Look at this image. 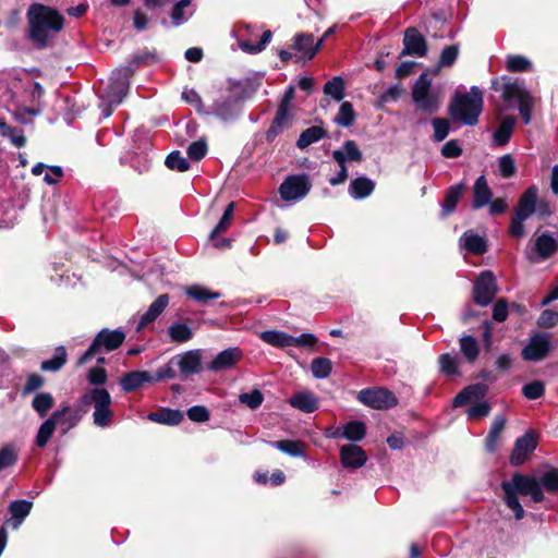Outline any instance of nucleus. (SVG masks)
I'll return each instance as SVG.
<instances>
[{
	"label": "nucleus",
	"instance_id": "obj_44",
	"mask_svg": "<svg viewBox=\"0 0 558 558\" xmlns=\"http://www.w3.org/2000/svg\"><path fill=\"white\" fill-rule=\"evenodd\" d=\"M66 356L65 348L60 345L56 349L51 359L41 362L40 367L45 372H57L65 364Z\"/></svg>",
	"mask_w": 558,
	"mask_h": 558
},
{
	"label": "nucleus",
	"instance_id": "obj_56",
	"mask_svg": "<svg viewBox=\"0 0 558 558\" xmlns=\"http://www.w3.org/2000/svg\"><path fill=\"white\" fill-rule=\"evenodd\" d=\"M165 163L170 170H175L179 172H184L190 168V162L182 156L179 150L170 153L166 158Z\"/></svg>",
	"mask_w": 558,
	"mask_h": 558
},
{
	"label": "nucleus",
	"instance_id": "obj_57",
	"mask_svg": "<svg viewBox=\"0 0 558 558\" xmlns=\"http://www.w3.org/2000/svg\"><path fill=\"white\" fill-rule=\"evenodd\" d=\"M507 69L510 72H527L532 70L531 61L520 54L508 56Z\"/></svg>",
	"mask_w": 558,
	"mask_h": 558
},
{
	"label": "nucleus",
	"instance_id": "obj_15",
	"mask_svg": "<svg viewBox=\"0 0 558 558\" xmlns=\"http://www.w3.org/2000/svg\"><path fill=\"white\" fill-rule=\"evenodd\" d=\"M242 356L243 354L240 348H228L219 352L214 357V360L208 364L207 369L214 373L229 369L233 367L242 359Z\"/></svg>",
	"mask_w": 558,
	"mask_h": 558
},
{
	"label": "nucleus",
	"instance_id": "obj_48",
	"mask_svg": "<svg viewBox=\"0 0 558 558\" xmlns=\"http://www.w3.org/2000/svg\"><path fill=\"white\" fill-rule=\"evenodd\" d=\"M439 369L447 376H454L459 374L458 356L450 353L441 354L438 359Z\"/></svg>",
	"mask_w": 558,
	"mask_h": 558
},
{
	"label": "nucleus",
	"instance_id": "obj_53",
	"mask_svg": "<svg viewBox=\"0 0 558 558\" xmlns=\"http://www.w3.org/2000/svg\"><path fill=\"white\" fill-rule=\"evenodd\" d=\"M271 32L270 31H266L263 33L258 43L256 44H252L250 40H240L239 41V46L240 48L245 51V52H248V53H258L260 51H263L267 44L270 41L271 39Z\"/></svg>",
	"mask_w": 558,
	"mask_h": 558
},
{
	"label": "nucleus",
	"instance_id": "obj_51",
	"mask_svg": "<svg viewBox=\"0 0 558 558\" xmlns=\"http://www.w3.org/2000/svg\"><path fill=\"white\" fill-rule=\"evenodd\" d=\"M355 120V112L352 104L345 101L342 102L339 111L335 118V122L341 126L348 128L353 124Z\"/></svg>",
	"mask_w": 558,
	"mask_h": 558
},
{
	"label": "nucleus",
	"instance_id": "obj_43",
	"mask_svg": "<svg viewBox=\"0 0 558 558\" xmlns=\"http://www.w3.org/2000/svg\"><path fill=\"white\" fill-rule=\"evenodd\" d=\"M343 438L350 441H360L366 435V426L361 421H351L342 426Z\"/></svg>",
	"mask_w": 558,
	"mask_h": 558
},
{
	"label": "nucleus",
	"instance_id": "obj_14",
	"mask_svg": "<svg viewBox=\"0 0 558 558\" xmlns=\"http://www.w3.org/2000/svg\"><path fill=\"white\" fill-rule=\"evenodd\" d=\"M403 46L404 48L401 51L400 57L413 56L422 58L426 56V40L414 27H410L404 32Z\"/></svg>",
	"mask_w": 558,
	"mask_h": 558
},
{
	"label": "nucleus",
	"instance_id": "obj_11",
	"mask_svg": "<svg viewBox=\"0 0 558 558\" xmlns=\"http://www.w3.org/2000/svg\"><path fill=\"white\" fill-rule=\"evenodd\" d=\"M203 352L199 349L189 350L171 359V364L179 368L181 378L186 379L202 372Z\"/></svg>",
	"mask_w": 558,
	"mask_h": 558
},
{
	"label": "nucleus",
	"instance_id": "obj_23",
	"mask_svg": "<svg viewBox=\"0 0 558 558\" xmlns=\"http://www.w3.org/2000/svg\"><path fill=\"white\" fill-rule=\"evenodd\" d=\"M332 158L339 166H345L347 161H362L363 155L354 141H345L340 149L332 151Z\"/></svg>",
	"mask_w": 558,
	"mask_h": 558
},
{
	"label": "nucleus",
	"instance_id": "obj_50",
	"mask_svg": "<svg viewBox=\"0 0 558 558\" xmlns=\"http://www.w3.org/2000/svg\"><path fill=\"white\" fill-rule=\"evenodd\" d=\"M311 371L315 378H326L332 371V363L327 357H315L311 363Z\"/></svg>",
	"mask_w": 558,
	"mask_h": 558
},
{
	"label": "nucleus",
	"instance_id": "obj_2",
	"mask_svg": "<svg viewBox=\"0 0 558 558\" xmlns=\"http://www.w3.org/2000/svg\"><path fill=\"white\" fill-rule=\"evenodd\" d=\"M501 488L505 495L504 500L507 507L513 511L517 520H521L525 513L519 501L518 494L531 496L535 502H541L544 499L541 484L535 477L517 473L510 481L502 482Z\"/></svg>",
	"mask_w": 558,
	"mask_h": 558
},
{
	"label": "nucleus",
	"instance_id": "obj_10",
	"mask_svg": "<svg viewBox=\"0 0 558 558\" xmlns=\"http://www.w3.org/2000/svg\"><path fill=\"white\" fill-rule=\"evenodd\" d=\"M553 350L551 338L547 332H536L522 349V359L530 362L543 361Z\"/></svg>",
	"mask_w": 558,
	"mask_h": 558
},
{
	"label": "nucleus",
	"instance_id": "obj_62",
	"mask_svg": "<svg viewBox=\"0 0 558 558\" xmlns=\"http://www.w3.org/2000/svg\"><path fill=\"white\" fill-rule=\"evenodd\" d=\"M537 326L539 328H554L558 325V312H555L553 310H544L536 322Z\"/></svg>",
	"mask_w": 558,
	"mask_h": 558
},
{
	"label": "nucleus",
	"instance_id": "obj_63",
	"mask_svg": "<svg viewBox=\"0 0 558 558\" xmlns=\"http://www.w3.org/2000/svg\"><path fill=\"white\" fill-rule=\"evenodd\" d=\"M241 403L246 404L250 409H257L264 400L263 393L258 389H254L248 393H241L239 396Z\"/></svg>",
	"mask_w": 558,
	"mask_h": 558
},
{
	"label": "nucleus",
	"instance_id": "obj_26",
	"mask_svg": "<svg viewBox=\"0 0 558 558\" xmlns=\"http://www.w3.org/2000/svg\"><path fill=\"white\" fill-rule=\"evenodd\" d=\"M290 126V116L289 109L286 106H279L276 117L267 130L266 138L267 141H274L283 130Z\"/></svg>",
	"mask_w": 558,
	"mask_h": 558
},
{
	"label": "nucleus",
	"instance_id": "obj_8",
	"mask_svg": "<svg viewBox=\"0 0 558 558\" xmlns=\"http://www.w3.org/2000/svg\"><path fill=\"white\" fill-rule=\"evenodd\" d=\"M357 400L376 410L391 409L398 404L395 393L383 387L362 389L357 393Z\"/></svg>",
	"mask_w": 558,
	"mask_h": 558
},
{
	"label": "nucleus",
	"instance_id": "obj_55",
	"mask_svg": "<svg viewBox=\"0 0 558 558\" xmlns=\"http://www.w3.org/2000/svg\"><path fill=\"white\" fill-rule=\"evenodd\" d=\"M56 427L57 426L53 425L52 421L45 420L38 428L35 438L36 446L39 448H44L50 440L51 436L53 435Z\"/></svg>",
	"mask_w": 558,
	"mask_h": 558
},
{
	"label": "nucleus",
	"instance_id": "obj_52",
	"mask_svg": "<svg viewBox=\"0 0 558 558\" xmlns=\"http://www.w3.org/2000/svg\"><path fill=\"white\" fill-rule=\"evenodd\" d=\"M324 93L335 100L340 101L344 97V82L341 76H335L324 86Z\"/></svg>",
	"mask_w": 558,
	"mask_h": 558
},
{
	"label": "nucleus",
	"instance_id": "obj_1",
	"mask_svg": "<svg viewBox=\"0 0 558 558\" xmlns=\"http://www.w3.org/2000/svg\"><path fill=\"white\" fill-rule=\"evenodd\" d=\"M27 20L29 38L38 48L46 47L49 38L63 28L64 22L58 11L43 4L31 5Z\"/></svg>",
	"mask_w": 558,
	"mask_h": 558
},
{
	"label": "nucleus",
	"instance_id": "obj_60",
	"mask_svg": "<svg viewBox=\"0 0 558 558\" xmlns=\"http://www.w3.org/2000/svg\"><path fill=\"white\" fill-rule=\"evenodd\" d=\"M113 418V411L111 405H107L104 409H98L93 413V422L98 427H107L111 424Z\"/></svg>",
	"mask_w": 558,
	"mask_h": 558
},
{
	"label": "nucleus",
	"instance_id": "obj_7",
	"mask_svg": "<svg viewBox=\"0 0 558 558\" xmlns=\"http://www.w3.org/2000/svg\"><path fill=\"white\" fill-rule=\"evenodd\" d=\"M133 75L132 69L125 66L114 70L110 76L106 94L102 96L109 105H119L126 96L130 87V78Z\"/></svg>",
	"mask_w": 558,
	"mask_h": 558
},
{
	"label": "nucleus",
	"instance_id": "obj_33",
	"mask_svg": "<svg viewBox=\"0 0 558 558\" xmlns=\"http://www.w3.org/2000/svg\"><path fill=\"white\" fill-rule=\"evenodd\" d=\"M375 189V182L366 177H359L351 181L349 193L355 199H362L369 196Z\"/></svg>",
	"mask_w": 558,
	"mask_h": 558
},
{
	"label": "nucleus",
	"instance_id": "obj_45",
	"mask_svg": "<svg viewBox=\"0 0 558 558\" xmlns=\"http://www.w3.org/2000/svg\"><path fill=\"white\" fill-rule=\"evenodd\" d=\"M19 460V450L15 445L8 444L0 449V472L9 469Z\"/></svg>",
	"mask_w": 558,
	"mask_h": 558
},
{
	"label": "nucleus",
	"instance_id": "obj_17",
	"mask_svg": "<svg viewBox=\"0 0 558 558\" xmlns=\"http://www.w3.org/2000/svg\"><path fill=\"white\" fill-rule=\"evenodd\" d=\"M149 383H154V374L148 371L125 373L120 380V385L125 392L134 391Z\"/></svg>",
	"mask_w": 558,
	"mask_h": 558
},
{
	"label": "nucleus",
	"instance_id": "obj_22",
	"mask_svg": "<svg viewBox=\"0 0 558 558\" xmlns=\"http://www.w3.org/2000/svg\"><path fill=\"white\" fill-rule=\"evenodd\" d=\"M169 304V295L161 294L159 295L148 307V310L141 316V319L137 324V330H142L148 324L155 322L161 313L166 310Z\"/></svg>",
	"mask_w": 558,
	"mask_h": 558
},
{
	"label": "nucleus",
	"instance_id": "obj_34",
	"mask_svg": "<svg viewBox=\"0 0 558 558\" xmlns=\"http://www.w3.org/2000/svg\"><path fill=\"white\" fill-rule=\"evenodd\" d=\"M192 5V0H179L172 8L170 17L173 26L178 27L186 23L193 15L194 10H187Z\"/></svg>",
	"mask_w": 558,
	"mask_h": 558
},
{
	"label": "nucleus",
	"instance_id": "obj_19",
	"mask_svg": "<svg viewBox=\"0 0 558 558\" xmlns=\"http://www.w3.org/2000/svg\"><path fill=\"white\" fill-rule=\"evenodd\" d=\"M323 45V39L314 44V37L311 34H298L294 37L293 48L301 54L300 59L311 60Z\"/></svg>",
	"mask_w": 558,
	"mask_h": 558
},
{
	"label": "nucleus",
	"instance_id": "obj_30",
	"mask_svg": "<svg viewBox=\"0 0 558 558\" xmlns=\"http://www.w3.org/2000/svg\"><path fill=\"white\" fill-rule=\"evenodd\" d=\"M290 404L305 413H312L318 409V400L314 393L302 391L290 398Z\"/></svg>",
	"mask_w": 558,
	"mask_h": 558
},
{
	"label": "nucleus",
	"instance_id": "obj_54",
	"mask_svg": "<svg viewBox=\"0 0 558 558\" xmlns=\"http://www.w3.org/2000/svg\"><path fill=\"white\" fill-rule=\"evenodd\" d=\"M56 427L57 426L53 425L52 421L45 420L38 428L35 438L36 446L39 448H44L50 440L51 436L53 435Z\"/></svg>",
	"mask_w": 558,
	"mask_h": 558
},
{
	"label": "nucleus",
	"instance_id": "obj_64",
	"mask_svg": "<svg viewBox=\"0 0 558 558\" xmlns=\"http://www.w3.org/2000/svg\"><path fill=\"white\" fill-rule=\"evenodd\" d=\"M432 125L434 128V138L436 142H441L448 136L450 129L447 120L435 118L432 120Z\"/></svg>",
	"mask_w": 558,
	"mask_h": 558
},
{
	"label": "nucleus",
	"instance_id": "obj_59",
	"mask_svg": "<svg viewBox=\"0 0 558 558\" xmlns=\"http://www.w3.org/2000/svg\"><path fill=\"white\" fill-rule=\"evenodd\" d=\"M538 483L541 484L542 489L545 488L549 493L558 492V469H550L545 472Z\"/></svg>",
	"mask_w": 558,
	"mask_h": 558
},
{
	"label": "nucleus",
	"instance_id": "obj_12",
	"mask_svg": "<svg viewBox=\"0 0 558 558\" xmlns=\"http://www.w3.org/2000/svg\"><path fill=\"white\" fill-rule=\"evenodd\" d=\"M496 292V280L493 272L488 270L481 272L473 289L475 303L481 306L488 305L493 301Z\"/></svg>",
	"mask_w": 558,
	"mask_h": 558
},
{
	"label": "nucleus",
	"instance_id": "obj_28",
	"mask_svg": "<svg viewBox=\"0 0 558 558\" xmlns=\"http://www.w3.org/2000/svg\"><path fill=\"white\" fill-rule=\"evenodd\" d=\"M537 187L530 186L520 197L515 214L529 218L536 209Z\"/></svg>",
	"mask_w": 558,
	"mask_h": 558
},
{
	"label": "nucleus",
	"instance_id": "obj_49",
	"mask_svg": "<svg viewBox=\"0 0 558 558\" xmlns=\"http://www.w3.org/2000/svg\"><path fill=\"white\" fill-rule=\"evenodd\" d=\"M506 425V418L504 416H496L493 421L490 430L486 438V447L489 451L495 450L496 442L498 440L499 435L504 430Z\"/></svg>",
	"mask_w": 558,
	"mask_h": 558
},
{
	"label": "nucleus",
	"instance_id": "obj_37",
	"mask_svg": "<svg viewBox=\"0 0 558 558\" xmlns=\"http://www.w3.org/2000/svg\"><path fill=\"white\" fill-rule=\"evenodd\" d=\"M326 136V131L318 125L311 126L306 130H304L296 142V146L300 149H305L310 145L318 142L323 137Z\"/></svg>",
	"mask_w": 558,
	"mask_h": 558
},
{
	"label": "nucleus",
	"instance_id": "obj_21",
	"mask_svg": "<svg viewBox=\"0 0 558 558\" xmlns=\"http://www.w3.org/2000/svg\"><path fill=\"white\" fill-rule=\"evenodd\" d=\"M488 391L486 384H473L462 389L453 399L456 408L463 407L469 402L483 399Z\"/></svg>",
	"mask_w": 558,
	"mask_h": 558
},
{
	"label": "nucleus",
	"instance_id": "obj_42",
	"mask_svg": "<svg viewBox=\"0 0 558 558\" xmlns=\"http://www.w3.org/2000/svg\"><path fill=\"white\" fill-rule=\"evenodd\" d=\"M260 339L274 347L287 348L291 347V336L283 331L267 330L260 333Z\"/></svg>",
	"mask_w": 558,
	"mask_h": 558
},
{
	"label": "nucleus",
	"instance_id": "obj_6",
	"mask_svg": "<svg viewBox=\"0 0 558 558\" xmlns=\"http://www.w3.org/2000/svg\"><path fill=\"white\" fill-rule=\"evenodd\" d=\"M124 333L120 330L102 329L95 337L86 352L78 359V364H85L101 351L118 349L124 341Z\"/></svg>",
	"mask_w": 558,
	"mask_h": 558
},
{
	"label": "nucleus",
	"instance_id": "obj_18",
	"mask_svg": "<svg viewBox=\"0 0 558 558\" xmlns=\"http://www.w3.org/2000/svg\"><path fill=\"white\" fill-rule=\"evenodd\" d=\"M536 448V440L531 434H525L518 438L514 445V449L510 457L512 465L522 464L526 457Z\"/></svg>",
	"mask_w": 558,
	"mask_h": 558
},
{
	"label": "nucleus",
	"instance_id": "obj_16",
	"mask_svg": "<svg viewBox=\"0 0 558 558\" xmlns=\"http://www.w3.org/2000/svg\"><path fill=\"white\" fill-rule=\"evenodd\" d=\"M340 460L347 469H359L366 463L367 456L360 446L351 444L341 447Z\"/></svg>",
	"mask_w": 558,
	"mask_h": 558
},
{
	"label": "nucleus",
	"instance_id": "obj_3",
	"mask_svg": "<svg viewBox=\"0 0 558 558\" xmlns=\"http://www.w3.org/2000/svg\"><path fill=\"white\" fill-rule=\"evenodd\" d=\"M483 106V92L477 86H472L469 93L454 95L448 111L452 120L473 126L478 122Z\"/></svg>",
	"mask_w": 558,
	"mask_h": 558
},
{
	"label": "nucleus",
	"instance_id": "obj_4",
	"mask_svg": "<svg viewBox=\"0 0 558 558\" xmlns=\"http://www.w3.org/2000/svg\"><path fill=\"white\" fill-rule=\"evenodd\" d=\"M502 98L506 101H517L520 116L525 124L532 120V109L535 98L524 87V84L518 80L509 81L502 86Z\"/></svg>",
	"mask_w": 558,
	"mask_h": 558
},
{
	"label": "nucleus",
	"instance_id": "obj_25",
	"mask_svg": "<svg viewBox=\"0 0 558 558\" xmlns=\"http://www.w3.org/2000/svg\"><path fill=\"white\" fill-rule=\"evenodd\" d=\"M473 194L472 206L474 209L482 208L490 203L493 194L484 175L476 179L473 186Z\"/></svg>",
	"mask_w": 558,
	"mask_h": 558
},
{
	"label": "nucleus",
	"instance_id": "obj_24",
	"mask_svg": "<svg viewBox=\"0 0 558 558\" xmlns=\"http://www.w3.org/2000/svg\"><path fill=\"white\" fill-rule=\"evenodd\" d=\"M233 209H234V203H230L227 208L225 209V213L222 217L220 218L218 225L215 227V229L210 233V240L214 241V245L216 247H229L230 246V240L228 239H221L217 240V235L220 233H223L228 230L230 227L232 217H233Z\"/></svg>",
	"mask_w": 558,
	"mask_h": 558
},
{
	"label": "nucleus",
	"instance_id": "obj_39",
	"mask_svg": "<svg viewBox=\"0 0 558 558\" xmlns=\"http://www.w3.org/2000/svg\"><path fill=\"white\" fill-rule=\"evenodd\" d=\"M462 246L474 254H483L487 250L486 241L484 238L474 234L471 231L464 232V234L461 238Z\"/></svg>",
	"mask_w": 558,
	"mask_h": 558
},
{
	"label": "nucleus",
	"instance_id": "obj_35",
	"mask_svg": "<svg viewBox=\"0 0 558 558\" xmlns=\"http://www.w3.org/2000/svg\"><path fill=\"white\" fill-rule=\"evenodd\" d=\"M159 57L156 50H148L144 48L132 56L125 65L126 69H132V73L142 64H154L159 61Z\"/></svg>",
	"mask_w": 558,
	"mask_h": 558
},
{
	"label": "nucleus",
	"instance_id": "obj_5",
	"mask_svg": "<svg viewBox=\"0 0 558 558\" xmlns=\"http://www.w3.org/2000/svg\"><path fill=\"white\" fill-rule=\"evenodd\" d=\"M430 87V78L426 73H423L415 82L412 90V98L417 108L428 114L437 112L441 102L439 93Z\"/></svg>",
	"mask_w": 558,
	"mask_h": 558
},
{
	"label": "nucleus",
	"instance_id": "obj_40",
	"mask_svg": "<svg viewBox=\"0 0 558 558\" xmlns=\"http://www.w3.org/2000/svg\"><path fill=\"white\" fill-rule=\"evenodd\" d=\"M514 117H507L500 122L498 129L494 133V140L498 145L504 146L509 142L514 129Z\"/></svg>",
	"mask_w": 558,
	"mask_h": 558
},
{
	"label": "nucleus",
	"instance_id": "obj_27",
	"mask_svg": "<svg viewBox=\"0 0 558 558\" xmlns=\"http://www.w3.org/2000/svg\"><path fill=\"white\" fill-rule=\"evenodd\" d=\"M111 396L105 388H93L82 397L83 404H93L95 411L111 405Z\"/></svg>",
	"mask_w": 558,
	"mask_h": 558
},
{
	"label": "nucleus",
	"instance_id": "obj_31",
	"mask_svg": "<svg viewBox=\"0 0 558 558\" xmlns=\"http://www.w3.org/2000/svg\"><path fill=\"white\" fill-rule=\"evenodd\" d=\"M464 190H465L464 183H459V184L452 185L447 190V193L445 195V198H444V202L441 205V207H442L441 215L444 217H446L454 211Z\"/></svg>",
	"mask_w": 558,
	"mask_h": 558
},
{
	"label": "nucleus",
	"instance_id": "obj_47",
	"mask_svg": "<svg viewBox=\"0 0 558 558\" xmlns=\"http://www.w3.org/2000/svg\"><path fill=\"white\" fill-rule=\"evenodd\" d=\"M0 132L2 136L8 137L11 141V143L17 148H21L26 144V138L23 134V131L12 128L1 120Z\"/></svg>",
	"mask_w": 558,
	"mask_h": 558
},
{
	"label": "nucleus",
	"instance_id": "obj_58",
	"mask_svg": "<svg viewBox=\"0 0 558 558\" xmlns=\"http://www.w3.org/2000/svg\"><path fill=\"white\" fill-rule=\"evenodd\" d=\"M272 447L279 449L280 451L291 456V457H302L303 450L301 448V444L293 440H279L269 442Z\"/></svg>",
	"mask_w": 558,
	"mask_h": 558
},
{
	"label": "nucleus",
	"instance_id": "obj_32",
	"mask_svg": "<svg viewBox=\"0 0 558 558\" xmlns=\"http://www.w3.org/2000/svg\"><path fill=\"white\" fill-rule=\"evenodd\" d=\"M33 504L28 500L20 499L14 500L9 506L11 514L12 527L19 529L24 519L29 514Z\"/></svg>",
	"mask_w": 558,
	"mask_h": 558
},
{
	"label": "nucleus",
	"instance_id": "obj_41",
	"mask_svg": "<svg viewBox=\"0 0 558 558\" xmlns=\"http://www.w3.org/2000/svg\"><path fill=\"white\" fill-rule=\"evenodd\" d=\"M185 293L187 296L193 299L198 303H206L209 300H216L221 296L219 292H213L207 288L198 284L190 286L185 289Z\"/></svg>",
	"mask_w": 558,
	"mask_h": 558
},
{
	"label": "nucleus",
	"instance_id": "obj_61",
	"mask_svg": "<svg viewBox=\"0 0 558 558\" xmlns=\"http://www.w3.org/2000/svg\"><path fill=\"white\" fill-rule=\"evenodd\" d=\"M545 392V386L541 380H534L523 386L522 393L529 400H536Z\"/></svg>",
	"mask_w": 558,
	"mask_h": 558
},
{
	"label": "nucleus",
	"instance_id": "obj_46",
	"mask_svg": "<svg viewBox=\"0 0 558 558\" xmlns=\"http://www.w3.org/2000/svg\"><path fill=\"white\" fill-rule=\"evenodd\" d=\"M460 349L464 357L471 363L477 359L480 353L478 343L472 336L460 338Z\"/></svg>",
	"mask_w": 558,
	"mask_h": 558
},
{
	"label": "nucleus",
	"instance_id": "obj_13",
	"mask_svg": "<svg viewBox=\"0 0 558 558\" xmlns=\"http://www.w3.org/2000/svg\"><path fill=\"white\" fill-rule=\"evenodd\" d=\"M558 251V238L550 232H544L535 239L533 251L527 254L532 263H541L551 257Z\"/></svg>",
	"mask_w": 558,
	"mask_h": 558
},
{
	"label": "nucleus",
	"instance_id": "obj_9",
	"mask_svg": "<svg viewBox=\"0 0 558 558\" xmlns=\"http://www.w3.org/2000/svg\"><path fill=\"white\" fill-rule=\"evenodd\" d=\"M312 184L306 174L288 175L279 186V194L286 202L303 199L311 191Z\"/></svg>",
	"mask_w": 558,
	"mask_h": 558
},
{
	"label": "nucleus",
	"instance_id": "obj_20",
	"mask_svg": "<svg viewBox=\"0 0 558 558\" xmlns=\"http://www.w3.org/2000/svg\"><path fill=\"white\" fill-rule=\"evenodd\" d=\"M240 102L234 97L217 100L213 107L216 117L223 121H231L240 114Z\"/></svg>",
	"mask_w": 558,
	"mask_h": 558
},
{
	"label": "nucleus",
	"instance_id": "obj_29",
	"mask_svg": "<svg viewBox=\"0 0 558 558\" xmlns=\"http://www.w3.org/2000/svg\"><path fill=\"white\" fill-rule=\"evenodd\" d=\"M147 418L151 422L173 426L181 423L183 413L180 410L162 408L158 411L150 412Z\"/></svg>",
	"mask_w": 558,
	"mask_h": 558
},
{
	"label": "nucleus",
	"instance_id": "obj_36",
	"mask_svg": "<svg viewBox=\"0 0 558 558\" xmlns=\"http://www.w3.org/2000/svg\"><path fill=\"white\" fill-rule=\"evenodd\" d=\"M54 405V398L50 392L36 393L32 400V408L40 418L47 416L48 412Z\"/></svg>",
	"mask_w": 558,
	"mask_h": 558
},
{
	"label": "nucleus",
	"instance_id": "obj_38",
	"mask_svg": "<svg viewBox=\"0 0 558 558\" xmlns=\"http://www.w3.org/2000/svg\"><path fill=\"white\" fill-rule=\"evenodd\" d=\"M168 335L172 342L185 343L193 338L194 331L185 323H174L169 326Z\"/></svg>",
	"mask_w": 558,
	"mask_h": 558
}]
</instances>
